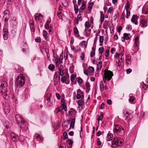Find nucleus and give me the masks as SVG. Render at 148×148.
<instances>
[{
  "instance_id": "nucleus-9",
  "label": "nucleus",
  "mask_w": 148,
  "mask_h": 148,
  "mask_svg": "<svg viewBox=\"0 0 148 148\" xmlns=\"http://www.w3.org/2000/svg\"><path fill=\"white\" fill-rule=\"evenodd\" d=\"M4 15L3 18L5 22H7L10 17V12L8 10H6L3 12Z\"/></svg>"
},
{
  "instance_id": "nucleus-31",
  "label": "nucleus",
  "mask_w": 148,
  "mask_h": 148,
  "mask_svg": "<svg viewBox=\"0 0 148 148\" xmlns=\"http://www.w3.org/2000/svg\"><path fill=\"white\" fill-rule=\"evenodd\" d=\"M97 116H98V118L97 119V120L98 121V122L99 123V120L102 121V120L103 117V112H100V116H99V115H98Z\"/></svg>"
},
{
  "instance_id": "nucleus-10",
  "label": "nucleus",
  "mask_w": 148,
  "mask_h": 148,
  "mask_svg": "<svg viewBox=\"0 0 148 148\" xmlns=\"http://www.w3.org/2000/svg\"><path fill=\"white\" fill-rule=\"evenodd\" d=\"M124 114V118L127 121L128 123L130 121L131 118V115L128 112H124L123 113Z\"/></svg>"
},
{
  "instance_id": "nucleus-21",
  "label": "nucleus",
  "mask_w": 148,
  "mask_h": 148,
  "mask_svg": "<svg viewBox=\"0 0 148 148\" xmlns=\"http://www.w3.org/2000/svg\"><path fill=\"white\" fill-rule=\"evenodd\" d=\"M135 98L133 96L132 94H130L129 95V101L130 103H132L134 102L135 100Z\"/></svg>"
},
{
  "instance_id": "nucleus-32",
  "label": "nucleus",
  "mask_w": 148,
  "mask_h": 148,
  "mask_svg": "<svg viewBox=\"0 0 148 148\" xmlns=\"http://www.w3.org/2000/svg\"><path fill=\"white\" fill-rule=\"evenodd\" d=\"M79 46L82 47H84V46L85 47H86L87 46V43H86V41L85 40H83L79 44Z\"/></svg>"
},
{
  "instance_id": "nucleus-62",
  "label": "nucleus",
  "mask_w": 148,
  "mask_h": 148,
  "mask_svg": "<svg viewBox=\"0 0 148 148\" xmlns=\"http://www.w3.org/2000/svg\"><path fill=\"white\" fill-rule=\"evenodd\" d=\"M106 54H105L106 57H108L109 56V51L108 49L106 50Z\"/></svg>"
},
{
  "instance_id": "nucleus-40",
  "label": "nucleus",
  "mask_w": 148,
  "mask_h": 148,
  "mask_svg": "<svg viewBox=\"0 0 148 148\" xmlns=\"http://www.w3.org/2000/svg\"><path fill=\"white\" fill-rule=\"evenodd\" d=\"M66 141L68 143L69 145H71V146H72L73 141L72 140L70 139H68L66 140Z\"/></svg>"
},
{
  "instance_id": "nucleus-4",
  "label": "nucleus",
  "mask_w": 148,
  "mask_h": 148,
  "mask_svg": "<svg viewBox=\"0 0 148 148\" xmlns=\"http://www.w3.org/2000/svg\"><path fill=\"white\" fill-rule=\"evenodd\" d=\"M113 75L112 72L110 71H105L103 76V80L105 83L106 79L108 81L111 79Z\"/></svg>"
},
{
  "instance_id": "nucleus-15",
  "label": "nucleus",
  "mask_w": 148,
  "mask_h": 148,
  "mask_svg": "<svg viewBox=\"0 0 148 148\" xmlns=\"http://www.w3.org/2000/svg\"><path fill=\"white\" fill-rule=\"evenodd\" d=\"M11 22L13 25V27H16L18 24V22L16 17H13Z\"/></svg>"
},
{
  "instance_id": "nucleus-12",
  "label": "nucleus",
  "mask_w": 148,
  "mask_h": 148,
  "mask_svg": "<svg viewBox=\"0 0 148 148\" xmlns=\"http://www.w3.org/2000/svg\"><path fill=\"white\" fill-rule=\"evenodd\" d=\"M29 25L31 31L33 32H35V28L34 20H30L29 22Z\"/></svg>"
},
{
  "instance_id": "nucleus-48",
  "label": "nucleus",
  "mask_w": 148,
  "mask_h": 148,
  "mask_svg": "<svg viewBox=\"0 0 148 148\" xmlns=\"http://www.w3.org/2000/svg\"><path fill=\"white\" fill-rule=\"evenodd\" d=\"M85 26L86 28H87L90 27V25L88 21H87L85 23Z\"/></svg>"
},
{
  "instance_id": "nucleus-41",
  "label": "nucleus",
  "mask_w": 148,
  "mask_h": 148,
  "mask_svg": "<svg viewBox=\"0 0 148 148\" xmlns=\"http://www.w3.org/2000/svg\"><path fill=\"white\" fill-rule=\"evenodd\" d=\"M36 138L38 140L42 141L43 140L42 137L39 135H38L36 136Z\"/></svg>"
},
{
  "instance_id": "nucleus-43",
  "label": "nucleus",
  "mask_w": 148,
  "mask_h": 148,
  "mask_svg": "<svg viewBox=\"0 0 148 148\" xmlns=\"http://www.w3.org/2000/svg\"><path fill=\"white\" fill-rule=\"evenodd\" d=\"M63 59V56H60L58 60H57L58 62V64H60L62 63V60Z\"/></svg>"
},
{
  "instance_id": "nucleus-30",
  "label": "nucleus",
  "mask_w": 148,
  "mask_h": 148,
  "mask_svg": "<svg viewBox=\"0 0 148 148\" xmlns=\"http://www.w3.org/2000/svg\"><path fill=\"white\" fill-rule=\"evenodd\" d=\"M84 94L77 93V99H79L81 98L82 99L84 98Z\"/></svg>"
},
{
  "instance_id": "nucleus-2",
  "label": "nucleus",
  "mask_w": 148,
  "mask_h": 148,
  "mask_svg": "<svg viewBox=\"0 0 148 148\" xmlns=\"http://www.w3.org/2000/svg\"><path fill=\"white\" fill-rule=\"evenodd\" d=\"M25 83V77L23 74H21L16 79L15 85L17 87L20 88L24 85Z\"/></svg>"
},
{
  "instance_id": "nucleus-50",
  "label": "nucleus",
  "mask_w": 148,
  "mask_h": 148,
  "mask_svg": "<svg viewBox=\"0 0 148 148\" xmlns=\"http://www.w3.org/2000/svg\"><path fill=\"white\" fill-rule=\"evenodd\" d=\"M104 20V15L103 14H101L100 15V21L102 23Z\"/></svg>"
},
{
  "instance_id": "nucleus-58",
  "label": "nucleus",
  "mask_w": 148,
  "mask_h": 148,
  "mask_svg": "<svg viewBox=\"0 0 148 148\" xmlns=\"http://www.w3.org/2000/svg\"><path fill=\"white\" fill-rule=\"evenodd\" d=\"M120 60L118 59L116 61V65L117 66H120L121 65Z\"/></svg>"
},
{
  "instance_id": "nucleus-44",
  "label": "nucleus",
  "mask_w": 148,
  "mask_h": 148,
  "mask_svg": "<svg viewBox=\"0 0 148 148\" xmlns=\"http://www.w3.org/2000/svg\"><path fill=\"white\" fill-rule=\"evenodd\" d=\"M102 66V63L101 62H100L97 64V69H101V68Z\"/></svg>"
},
{
  "instance_id": "nucleus-17",
  "label": "nucleus",
  "mask_w": 148,
  "mask_h": 148,
  "mask_svg": "<svg viewBox=\"0 0 148 148\" xmlns=\"http://www.w3.org/2000/svg\"><path fill=\"white\" fill-rule=\"evenodd\" d=\"M27 47V45L25 42H23L21 43V48L22 49V51L23 52H25Z\"/></svg>"
},
{
  "instance_id": "nucleus-36",
  "label": "nucleus",
  "mask_w": 148,
  "mask_h": 148,
  "mask_svg": "<svg viewBox=\"0 0 148 148\" xmlns=\"http://www.w3.org/2000/svg\"><path fill=\"white\" fill-rule=\"evenodd\" d=\"M88 70V72H89L90 73H93L95 71L94 68L92 66L89 67Z\"/></svg>"
},
{
  "instance_id": "nucleus-28",
  "label": "nucleus",
  "mask_w": 148,
  "mask_h": 148,
  "mask_svg": "<svg viewBox=\"0 0 148 148\" xmlns=\"http://www.w3.org/2000/svg\"><path fill=\"white\" fill-rule=\"evenodd\" d=\"M75 118H73L72 119L71 122L70 123V126L72 128H73L75 125Z\"/></svg>"
},
{
  "instance_id": "nucleus-49",
  "label": "nucleus",
  "mask_w": 148,
  "mask_h": 148,
  "mask_svg": "<svg viewBox=\"0 0 148 148\" xmlns=\"http://www.w3.org/2000/svg\"><path fill=\"white\" fill-rule=\"evenodd\" d=\"M41 39L40 37H38L35 39V41L37 42L40 43L41 42Z\"/></svg>"
},
{
  "instance_id": "nucleus-3",
  "label": "nucleus",
  "mask_w": 148,
  "mask_h": 148,
  "mask_svg": "<svg viewBox=\"0 0 148 148\" xmlns=\"http://www.w3.org/2000/svg\"><path fill=\"white\" fill-rule=\"evenodd\" d=\"M123 141V139L121 138L114 137L111 142V147L112 148H116L117 147H120Z\"/></svg>"
},
{
  "instance_id": "nucleus-23",
  "label": "nucleus",
  "mask_w": 148,
  "mask_h": 148,
  "mask_svg": "<svg viewBox=\"0 0 148 148\" xmlns=\"http://www.w3.org/2000/svg\"><path fill=\"white\" fill-rule=\"evenodd\" d=\"M130 34H127L126 33H125L123 34V37H122V38H125V39L128 40H129L131 37H130Z\"/></svg>"
},
{
  "instance_id": "nucleus-64",
  "label": "nucleus",
  "mask_w": 148,
  "mask_h": 148,
  "mask_svg": "<svg viewBox=\"0 0 148 148\" xmlns=\"http://www.w3.org/2000/svg\"><path fill=\"white\" fill-rule=\"evenodd\" d=\"M126 29L130 31L132 29V26L131 25H127V27L126 28Z\"/></svg>"
},
{
  "instance_id": "nucleus-20",
  "label": "nucleus",
  "mask_w": 148,
  "mask_h": 148,
  "mask_svg": "<svg viewBox=\"0 0 148 148\" xmlns=\"http://www.w3.org/2000/svg\"><path fill=\"white\" fill-rule=\"evenodd\" d=\"M73 31L75 35L77 38L79 37L80 36L79 34V31L76 27L74 28Z\"/></svg>"
},
{
  "instance_id": "nucleus-24",
  "label": "nucleus",
  "mask_w": 148,
  "mask_h": 148,
  "mask_svg": "<svg viewBox=\"0 0 148 148\" xmlns=\"http://www.w3.org/2000/svg\"><path fill=\"white\" fill-rule=\"evenodd\" d=\"M55 68L54 65L52 64H50L48 66V69L51 71H54Z\"/></svg>"
},
{
  "instance_id": "nucleus-11",
  "label": "nucleus",
  "mask_w": 148,
  "mask_h": 148,
  "mask_svg": "<svg viewBox=\"0 0 148 148\" xmlns=\"http://www.w3.org/2000/svg\"><path fill=\"white\" fill-rule=\"evenodd\" d=\"M77 112L76 110L73 108H71L68 112L69 116L73 118H75V115Z\"/></svg>"
},
{
  "instance_id": "nucleus-6",
  "label": "nucleus",
  "mask_w": 148,
  "mask_h": 148,
  "mask_svg": "<svg viewBox=\"0 0 148 148\" xmlns=\"http://www.w3.org/2000/svg\"><path fill=\"white\" fill-rule=\"evenodd\" d=\"M51 22L49 20L47 21L45 25V28L46 29H49V32L50 33L53 31V25L50 24Z\"/></svg>"
},
{
  "instance_id": "nucleus-33",
  "label": "nucleus",
  "mask_w": 148,
  "mask_h": 148,
  "mask_svg": "<svg viewBox=\"0 0 148 148\" xmlns=\"http://www.w3.org/2000/svg\"><path fill=\"white\" fill-rule=\"evenodd\" d=\"M42 17V15L40 14H39L37 16L35 17L34 18L35 20H38L40 19L41 17Z\"/></svg>"
},
{
  "instance_id": "nucleus-19",
  "label": "nucleus",
  "mask_w": 148,
  "mask_h": 148,
  "mask_svg": "<svg viewBox=\"0 0 148 148\" xmlns=\"http://www.w3.org/2000/svg\"><path fill=\"white\" fill-rule=\"evenodd\" d=\"M147 22L145 19H143L141 21L140 25H141V27H142L145 28L147 26Z\"/></svg>"
},
{
  "instance_id": "nucleus-37",
  "label": "nucleus",
  "mask_w": 148,
  "mask_h": 148,
  "mask_svg": "<svg viewBox=\"0 0 148 148\" xmlns=\"http://www.w3.org/2000/svg\"><path fill=\"white\" fill-rule=\"evenodd\" d=\"M62 5L65 7H67L69 5L68 2L65 0L64 3H62Z\"/></svg>"
},
{
  "instance_id": "nucleus-39",
  "label": "nucleus",
  "mask_w": 148,
  "mask_h": 148,
  "mask_svg": "<svg viewBox=\"0 0 148 148\" xmlns=\"http://www.w3.org/2000/svg\"><path fill=\"white\" fill-rule=\"evenodd\" d=\"M94 3L92 2H91L89 3V4L88 5V9L89 10H90L92 9V7Z\"/></svg>"
},
{
  "instance_id": "nucleus-35",
  "label": "nucleus",
  "mask_w": 148,
  "mask_h": 148,
  "mask_svg": "<svg viewBox=\"0 0 148 148\" xmlns=\"http://www.w3.org/2000/svg\"><path fill=\"white\" fill-rule=\"evenodd\" d=\"M43 36L44 37L45 39H47L48 38V36H47V33L45 30H43Z\"/></svg>"
},
{
  "instance_id": "nucleus-8",
  "label": "nucleus",
  "mask_w": 148,
  "mask_h": 148,
  "mask_svg": "<svg viewBox=\"0 0 148 148\" xmlns=\"http://www.w3.org/2000/svg\"><path fill=\"white\" fill-rule=\"evenodd\" d=\"M114 131L117 134H121L124 132V129L119 125H116Z\"/></svg>"
},
{
  "instance_id": "nucleus-51",
  "label": "nucleus",
  "mask_w": 148,
  "mask_h": 148,
  "mask_svg": "<svg viewBox=\"0 0 148 148\" xmlns=\"http://www.w3.org/2000/svg\"><path fill=\"white\" fill-rule=\"evenodd\" d=\"M66 80V77L64 76L62 77L61 78V82L64 83Z\"/></svg>"
},
{
  "instance_id": "nucleus-7",
  "label": "nucleus",
  "mask_w": 148,
  "mask_h": 148,
  "mask_svg": "<svg viewBox=\"0 0 148 148\" xmlns=\"http://www.w3.org/2000/svg\"><path fill=\"white\" fill-rule=\"evenodd\" d=\"M139 36H137L135 39L133 47L134 48V52H137L138 49V46L139 45Z\"/></svg>"
},
{
  "instance_id": "nucleus-25",
  "label": "nucleus",
  "mask_w": 148,
  "mask_h": 148,
  "mask_svg": "<svg viewBox=\"0 0 148 148\" xmlns=\"http://www.w3.org/2000/svg\"><path fill=\"white\" fill-rule=\"evenodd\" d=\"M90 86V85L89 83L88 82L86 83V92L87 93H88L89 92Z\"/></svg>"
},
{
  "instance_id": "nucleus-56",
  "label": "nucleus",
  "mask_w": 148,
  "mask_h": 148,
  "mask_svg": "<svg viewBox=\"0 0 148 148\" xmlns=\"http://www.w3.org/2000/svg\"><path fill=\"white\" fill-rule=\"evenodd\" d=\"M80 58L81 60H84V52H82L81 53V55L80 56Z\"/></svg>"
},
{
  "instance_id": "nucleus-61",
  "label": "nucleus",
  "mask_w": 148,
  "mask_h": 148,
  "mask_svg": "<svg viewBox=\"0 0 148 148\" xmlns=\"http://www.w3.org/2000/svg\"><path fill=\"white\" fill-rule=\"evenodd\" d=\"M126 11V18H128L129 16H130V12L129 10H127Z\"/></svg>"
},
{
  "instance_id": "nucleus-14",
  "label": "nucleus",
  "mask_w": 148,
  "mask_h": 148,
  "mask_svg": "<svg viewBox=\"0 0 148 148\" xmlns=\"http://www.w3.org/2000/svg\"><path fill=\"white\" fill-rule=\"evenodd\" d=\"M8 30L6 28H4L3 29V37L5 40H6L8 38Z\"/></svg>"
},
{
  "instance_id": "nucleus-26",
  "label": "nucleus",
  "mask_w": 148,
  "mask_h": 148,
  "mask_svg": "<svg viewBox=\"0 0 148 148\" xmlns=\"http://www.w3.org/2000/svg\"><path fill=\"white\" fill-rule=\"evenodd\" d=\"M4 112L5 114H8L10 112V108L8 106H6L4 108Z\"/></svg>"
},
{
  "instance_id": "nucleus-38",
  "label": "nucleus",
  "mask_w": 148,
  "mask_h": 148,
  "mask_svg": "<svg viewBox=\"0 0 148 148\" xmlns=\"http://www.w3.org/2000/svg\"><path fill=\"white\" fill-rule=\"evenodd\" d=\"M86 7V4L84 2H83L82 3V5L81 6V7L80 8V9L82 11H83V10H84Z\"/></svg>"
},
{
  "instance_id": "nucleus-45",
  "label": "nucleus",
  "mask_w": 148,
  "mask_h": 148,
  "mask_svg": "<svg viewBox=\"0 0 148 148\" xmlns=\"http://www.w3.org/2000/svg\"><path fill=\"white\" fill-rule=\"evenodd\" d=\"M63 139L65 140L67 138L68 135L67 133L66 132H64L63 134Z\"/></svg>"
},
{
  "instance_id": "nucleus-42",
  "label": "nucleus",
  "mask_w": 148,
  "mask_h": 148,
  "mask_svg": "<svg viewBox=\"0 0 148 148\" xmlns=\"http://www.w3.org/2000/svg\"><path fill=\"white\" fill-rule=\"evenodd\" d=\"M77 79V81L78 84H81L82 83L83 80L80 77H78Z\"/></svg>"
},
{
  "instance_id": "nucleus-46",
  "label": "nucleus",
  "mask_w": 148,
  "mask_h": 148,
  "mask_svg": "<svg viewBox=\"0 0 148 148\" xmlns=\"http://www.w3.org/2000/svg\"><path fill=\"white\" fill-rule=\"evenodd\" d=\"M142 88L144 90H147L148 88V85L147 84H144L143 85Z\"/></svg>"
},
{
  "instance_id": "nucleus-55",
  "label": "nucleus",
  "mask_w": 148,
  "mask_h": 148,
  "mask_svg": "<svg viewBox=\"0 0 148 148\" xmlns=\"http://www.w3.org/2000/svg\"><path fill=\"white\" fill-rule=\"evenodd\" d=\"M81 14L79 13V14H78L77 15V19L80 21H81L82 20V18L81 16Z\"/></svg>"
},
{
  "instance_id": "nucleus-53",
  "label": "nucleus",
  "mask_w": 148,
  "mask_h": 148,
  "mask_svg": "<svg viewBox=\"0 0 148 148\" xmlns=\"http://www.w3.org/2000/svg\"><path fill=\"white\" fill-rule=\"evenodd\" d=\"M58 74H59V73L58 72H56L54 76V78L55 79H58Z\"/></svg>"
},
{
  "instance_id": "nucleus-27",
  "label": "nucleus",
  "mask_w": 148,
  "mask_h": 148,
  "mask_svg": "<svg viewBox=\"0 0 148 148\" xmlns=\"http://www.w3.org/2000/svg\"><path fill=\"white\" fill-rule=\"evenodd\" d=\"M100 89L101 92H102L104 88V86L103 81H101L100 82Z\"/></svg>"
},
{
  "instance_id": "nucleus-34",
  "label": "nucleus",
  "mask_w": 148,
  "mask_h": 148,
  "mask_svg": "<svg viewBox=\"0 0 148 148\" xmlns=\"http://www.w3.org/2000/svg\"><path fill=\"white\" fill-rule=\"evenodd\" d=\"M79 106L82 105L84 103V101L82 99L80 100L77 101Z\"/></svg>"
},
{
  "instance_id": "nucleus-5",
  "label": "nucleus",
  "mask_w": 148,
  "mask_h": 148,
  "mask_svg": "<svg viewBox=\"0 0 148 148\" xmlns=\"http://www.w3.org/2000/svg\"><path fill=\"white\" fill-rule=\"evenodd\" d=\"M22 119L20 121V123L19 122L18 123V125L23 130H27V127L26 126L25 121L24 119Z\"/></svg>"
},
{
  "instance_id": "nucleus-16",
  "label": "nucleus",
  "mask_w": 148,
  "mask_h": 148,
  "mask_svg": "<svg viewBox=\"0 0 148 148\" xmlns=\"http://www.w3.org/2000/svg\"><path fill=\"white\" fill-rule=\"evenodd\" d=\"M142 13L145 14H148V5L143 6L142 9Z\"/></svg>"
},
{
  "instance_id": "nucleus-52",
  "label": "nucleus",
  "mask_w": 148,
  "mask_h": 148,
  "mask_svg": "<svg viewBox=\"0 0 148 148\" xmlns=\"http://www.w3.org/2000/svg\"><path fill=\"white\" fill-rule=\"evenodd\" d=\"M104 40V37L103 36H100L99 38V42L100 43H102L103 42Z\"/></svg>"
},
{
  "instance_id": "nucleus-54",
  "label": "nucleus",
  "mask_w": 148,
  "mask_h": 148,
  "mask_svg": "<svg viewBox=\"0 0 148 148\" xmlns=\"http://www.w3.org/2000/svg\"><path fill=\"white\" fill-rule=\"evenodd\" d=\"M97 145L100 146L101 144V142L100 141V139L98 138L97 139Z\"/></svg>"
},
{
  "instance_id": "nucleus-22",
  "label": "nucleus",
  "mask_w": 148,
  "mask_h": 148,
  "mask_svg": "<svg viewBox=\"0 0 148 148\" xmlns=\"http://www.w3.org/2000/svg\"><path fill=\"white\" fill-rule=\"evenodd\" d=\"M62 102V108L65 111L67 110V106L66 103L64 102H63L62 99L61 100Z\"/></svg>"
},
{
  "instance_id": "nucleus-13",
  "label": "nucleus",
  "mask_w": 148,
  "mask_h": 148,
  "mask_svg": "<svg viewBox=\"0 0 148 148\" xmlns=\"http://www.w3.org/2000/svg\"><path fill=\"white\" fill-rule=\"evenodd\" d=\"M138 18V16L136 15H133L131 19V21L132 23H134L136 25H138V22L137 21V19Z\"/></svg>"
},
{
  "instance_id": "nucleus-1",
  "label": "nucleus",
  "mask_w": 148,
  "mask_h": 148,
  "mask_svg": "<svg viewBox=\"0 0 148 148\" xmlns=\"http://www.w3.org/2000/svg\"><path fill=\"white\" fill-rule=\"evenodd\" d=\"M7 82L6 81H2L0 86V92H1L4 99L8 100L9 95L6 93L7 92Z\"/></svg>"
},
{
  "instance_id": "nucleus-57",
  "label": "nucleus",
  "mask_w": 148,
  "mask_h": 148,
  "mask_svg": "<svg viewBox=\"0 0 148 148\" xmlns=\"http://www.w3.org/2000/svg\"><path fill=\"white\" fill-rule=\"evenodd\" d=\"M75 77V76L74 75H71V82H72L73 81Z\"/></svg>"
},
{
  "instance_id": "nucleus-59",
  "label": "nucleus",
  "mask_w": 148,
  "mask_h": 148,
  "mask_svg": "<svg viewBox=\"0 0 148 148\" xmlns=\"http://www.w3.org/2000/svg\"><path fill=\"white\" fill-rule=\"evenodd\" d=\"M125 5H126V6H125V8H126V10H127L129 9L130 8V5L128 4V1L126 3Z\"/></svg>"
},
{
  "instance_id": "nucleus-63",
  "label": "nucleus",
  "mask_w": 148,
  "mask_h": 148,
  "mask_svg": "<svg viewBox=\"0 0 148 148\" xmlns=\"http://www.w3.org/2000/svg\"><path fill=\"white\" fill-rule=\"evenodd\" d=\"M13 1V0H8L7 4L10 5L12 4Z\"/></svg>"
},
{
  "instance_id": "nucleus-29",
  "label": "nucleus",
  "mask_w": 148,
  "mask_h": 148,
  "mask_svg": "<svg viewBox=\"0 0 148 148\" xmlns=\"http://www.w3.org/2000/svg\"><path fill=\"white\" fill-rule=\"evenodd\" d=\"M113 135L111 133H108L107 137V140L108 141H110L112 139Z\"/></svg>"
},
{
  "instance_id": "nucleus-18",
  "label": "nucleus",
  "mask_w": 148,
  "mask_h": 148,
  "mask_svg": "<svg viewBox=\"0 0 148 148\" xmlns=\"http://www.w3.org/2000/svg\"><path fill=\"white\" fill-rule=\"evenodd\" d=\"M22 119H23L21 116L20 115L18 114H16V115L15 116V119L16 121H17V123H18Z\"/></svg>"
},
{
  "instance_id": "nucleus-47",
  "label": "nucleus",
  "mask_w": 148,
  "mask_h": 148,
  "mask_svg": "<svg viewBox=\"0 0 148 148\" xmlns=\"http://www.w3.org/2000/svg\"><path fill=\"white\" fill-rule=\"evenodd\" d=\"M104 49L103 47H101L99 48L98 51L99 53L101 54L103 52Z\"/></svg>"
},
{
  "instance_id": "nucleus-60",
  "label": "nucleus",
  "mask_w": 148,
  "mask_h": 148,
  "mask_svg": "<svg viewBox=\"0 0 148 148\" xmlns=\"http://www.w3.org/2000/svg\"><path fill=\"white\" fill-rule=\"evenodd\" d=\"M64 58L65 60H67L68 58V53H64Z\"/></svg>"
}]
</instances>
